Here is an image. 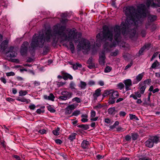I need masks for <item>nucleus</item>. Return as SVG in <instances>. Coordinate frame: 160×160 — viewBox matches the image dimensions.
<instances>
[{"mask_svg":"<svg viewBox=\"0 0 160 160\" xmlns=\"http://www.w3.org/2000/svg\"><path fill=\"white\" fill-rule=\"evenodd\" d=\"M124 11L127 17L125 22H122L120 26L115 25L113 28L114 31V38L115 42L111 45L106 43L104 45V50L99 53V63L104 65L105 63V52L109 51L107 48L115 47L117 45L123 46L124 42H122L121 31L124 36L128 35L132 38L137 36L136 29L138 26L141 24L143 19L148 14V10L145 5L143 4L138 7L137 11L134 7H129L124 8Z\"/></svg>","mask_w":160,"mask_h":160,"instance_id":"f257e3e1","label":"nucleus"},{"mask_svg":"<svg viewBox=\"0 0 160 160\" xmlns=\"http://www.w3.org/2000/svg\"><path fill=\"white\" fill-rule=\"evenodd\" d=\"M66 27L60 24H58L53 27L52 31L48 30L45 34V36L43 34H35L32 38L30 44V49L35 50L37 47L42 48L43 47L45 40L47 42L51 41L52 39L53 43H56L60 38H63L64 40L70 42V48L72 53L74 51L75 48L72 41H74L77 42L81 39L82 34L80 32H76V29L73 28L69 30L68 36L64 33Z\"/></svg>","mask_w":160,"mask_h":160,"instance_id":"f03ea898","label":"nucleus"},{"mask_svg":"<svg viewBox=\"0 0 160 160\" xmlns=\"http://www.w3.org/2000/svg\"><path fill=\"white\" fill-rule=\"evenodd\" d=\"M112 28H110L107 25H104L102 28V35L101 36L100 33L96 36V45L99 47L101 45V43L103 41L108 40L112 41L113 38Z\"/></svg>","mask_w":160,"mask_h":160,"instance_id":"7ed1b4c3","label":"nucleus"},{"mask_svg":"<svg viewBox=\"0 0 160 160\" xmlns=\"http://www.w3.org/2000/svg\"><path fill=\"white\" fill-rule=\"evenodd\" d=\"M90 42L88 40L82 38L78 45L77 49L78 51L82 50L83 53L86 54L90 50Z\"/></svg>","mask_w":160,"mask_h":160,"instance_id":"20e7f679","label":"nucleus"},{"mask_svg":"<svg viewBox=\"0 0 160 160\" xmlns=\"http://www.w3.org/2000/svg\"><path fill=\"white\" fill-rule=\"evenodd\" d=\"M160 142L159 137L155 136L151 137L147 140L145 142L146 146L149 148H152L154 143L157 144Z\"/></svg>","mask_w":160,"mask_h":160,"instance_id":"39448f33","label":"nucleus"},{"mask_svg":"<svg viewBox=\"0 0 160 160\" xmlns=\"http://www.w3.org/2000/svg\"><path fill=\"white\" fill-rule=\"evenodd\" d=\"M157 17L154 15H149L148 18V22L146 24V28H150L152 31L155 29L154 25L152 23L156 19Z\"/></svg>","mask_w":160,"mask_h":160,"instance_id":"423d86ee","label":"nucleus"},{"mask_svg":"<svg viewBox=\"0 0 160 160\" xmlns=\"http://www.w3.org/2000/svg\"><path fill=\"white\" fill-rule=\"evenodd\" d=\"M61 95L58 98L59 100L65 101L68 100L72 97V93L67 91H62L61 92Z\"/></svg>","mask_w":160,"mask_h":160,"instance_id":"0eeeda50","label":"nucleus"},{"mask_svg":"<svg viewBox=\"0 0 160 160\" xmlns=\"http://www.w3.org/2000/svg\"><path fill=\"white\" fill-rule=\"evenodd\" d=\"M6 54L9 58L15 57L17 54L16 49L13 47H10L8 51L6 52Z\"/></svg>","mask_w":160,"mask_h":160,"instance_id":"6e6552de","label":"nucleus"},{"mask_svg":"<svg viewBox=\"0 0 160 160\" xmlns=\"http://www.w3.org/2000/svg\"><path fill=\"white\" fill-rule=\"evenodd\" d=\"M29 43L27 42H23L21 48L20 52L22 55H25L27 52Z\"/></svg>","mask_w":160,"mask_h":160,"instance_id":"1a4fd4ad","label":"nucleus"},{"mask_svg":"<svg viewBox=\"0 0 160 160\" xmlns=\"http://www.w3.org/2000/svg\"><path fill=\"white\" fill-rule=\"evenodd\" d=\"M77 107V106L72 104L67 106L65 108V114H69L72 113V110L75 109Z\"/></svg>","mask_w":160,"mask_h":160,"instance_id":"9d476101","label":"nucleus"},{"mask_svg":"<svg viewBox=\"0 0 160 160\" xmlns=\"http://www.w3.org/2000/svg\"><path fill=\"white\" fill-rule=\"evenodd\" d=\"M125 85V91H126L131 89V87L132 85V82L130 79H127L123 81Z\"/></svg>","mask_w":160,"mask_h":160,"instance_id":"9b49d317","label":"nucleus"},{"mask_svg":"<svg viewBox=\"0 0 160 160\" xmlns=\"http://www.w3.org/2000/svg\"><path fill=\"white\" fill-rule=\"evenodd\" d=\"M144 75V72H143L141 73L138 74L136 76L135 78L133 81V84H137L141 81L143 78Z\"/></svg>","mask_w":160,"mask_h":160,"instance_id":"f8f14e48","label":"nucleus"},{"mask_svg":"<svg viewBox=\"0 0 160 160\" xmlns=\"http://www.w3.org/2000/svg\"><path fill=\"white\" fill-rule=\"evenodd\" d=\"M8 40H4L3 41L0 45V49L5 51L8 47Z\"/></svg>","mask_w":160,"mask_h":160,"instance_id":"ddd939ff","label":"nucleus"},{"mask_svg":"<svg viewBox=\"0 0 160 160\" xmlns=\"http://www.w3.org/2000/svg\"><path fill=\"white\" fill-rule=\"evenodd\" d=\"M62 78L64 80H67L68 79L72 80L73 79L72 77L70 74L64 72H62Z\"/></svg>","mask_w":160,"mask_h":160,"instance_id":"4468645a","label":"nucleus"},{"mask_svg":"<svg viewBox=\"0 0 160 160\" xmlns=\"http://www.w3.org/2000/svg\"><path fill=\"white\" fill-rule=\"evenodd\" d=\"M149 43L145 44L139 51L138 54L139 55L142 53L145 50H148L150 46Z\"/></svg>","mask_w":160,"mask_h":160,"instance_id":"2eb2a0df","label":"nucleus"},{"mask_svg":"<svg viewBox=\"0 0 160 160\" xmlns=\"http://www.w3.org/2000/svg\"><path fill=\"white\" fill-rule=\"evenodd\" d=\"M141 94L138 92H135L134 93L131 94L130 96V98H132L134 99H137V98H140L141 97Z\"/></svg>","mask_w":160,"mask_h":160,"instance_id":"dca6fc26","label":"nucleus"},{"mask_svg":"<svg viewBox=\"0 0 160 160\" xmlns=\"http://www.w3.org/2000/svg\"><path fill=\"white\" fill-rule=\"evenodd\" d=\"M111 95L110 96V98L115 99L118 98L119 96V93L117 91H114L112 90Z\"/></svg>","mask_w":160,"mask_h":160,"instance_id":"f3484780","label":"nucleus"},{"mask_svg":"<svg viewBox=\"0 0 160 160\" xmlns=\"http://www.w3.org/2000/svg\"><path fill=\"white\" fill-rule=\"evenodd\" d=\"M101 91V90L100 88L97 89L95 91V92L93 94V96L94 99H97V97L100 95Z\"/></svg>","mask_w":160,"mask_h":160,"instance_id":"a211bd4d","label":"nucleus"},{"mask_svg":"<svg viewBox=\"0 0 160 160\" xmlns=\"http://www.w3.org/2000/svg\"><path fill=\"white\" fill-rule=\"evenodd\" d=\"M138 160H152L151 159L147 157L146 154L138 156Z\"/></svg>","mask_w":160,"mask_h":160,"instance_id":"6ab92c4d","label":"nucleus"},{"mask_svg":"<svg viewBox=\"0 0 160 160\" xmlns=\"http://www.w3.org/2000/svg\"><path fill=\"white\" fill-rule=\"evenodd\" d=\"M89 144V143L88 141L84 140L81 143V146L83 148H88Z\"/></svg>","mask_w":160,"mask_h":160,"instance_id":"aec40b11","label":"nucleus"},{"mask_svg":"<svg viewBox=\"0 0 160 160\" xmlns=\"http://www.w3.org/2000/svg\"><path fill=\"white\" fill-rule=\"evenodd\" d=\"M87 83L86 82L82 81H80V84L78 85V87L82 89H84L86 88Z\"/></svg>","mask_w":160,"mask_h":160,"instance_id":"412c9836","label":"nucleus"},{"mask_svg":"<svg viewBox=\"0 0 160 160\" xmlns=\"http://www.w3.org/2000/svg\"><path fill=\"white\" fill-rule=\"evenodd\" d=\"M82 119L81 120V121L83 122H87L88 121V115L87 114H82L81 116Z\"/></svg>","mask_w":160,"mask_h":160,"instance_id":"4be33fe9","label":"nucleus"},{"mask_svg":"<svg viewBox=\"0 0 160 160\" xmlns=\"http://www.w3.org/2000/svg\"><path fill=\"white\" fill-rule=\"evenodd\" d=\"M108 113L111 115H114L116 113L115 108L113 107L109 108L108 110Z\"/></svg>","mask_w":160,"mask_h":160,"instance_id":"5701e85b","label":"nucleus"},{"mask_svg":"<svg viewBox=\"0 0 160 160\" xmlns=\"http://www.w3.org/2000/svg\"><path fill=\"white\" fill-rule=\"evenodd\" d=\"M76 135V133L74 132L72 133L69 136L68 138L69 140L72 141L73 140L75 139Z\"/></svg>","mask_w":160,"mask_h":160,"instance_id":"b1692460","label":"nucleus"},{"mask_svg":"<svg viewBox=\"0 0 160 160\" xmlns=\"http://www.w3.org/2000/svg\"><path fill=\"white\" fill-rule=\"evenodd\" d=\"M159 65V62L157 60H156L152 64L151 67L150 68V69L151 68H154L156 69V68Z\"/></svg>","mask_w":160,"mask_h":160,"instance_id":"393cba45","label":"nucleus"},{"mask_svg":"<svg viewBox=\"0 0 160 160\" xmlns=\"http://www.w3.org/2000/svg\"><path fill=\"white\" fill-rule=\"evenodd\" d=\"M60 130V128L58 127L55 128L54 130H53L52 133L55 135L58 136L59 135V131Z\"/></svg>","mask_w":160,"mask_h":160,"instance_id":"a878e982","label":"nucleus"},{"mask_svg":"<svg viewBox=\"0 0 160 160\" xmlns=\"http://www.w3.org/2000/svg\"><path fill=\"white\" fill-rule=\"evenodd\" d=\"M78 127L82 128L85 130H87L89 128V125L87 124H81L78 125Z\"/></svg>","mask_w":160,"mask_h":160,"instance_id":"bb28decb","label":"nucleus"},{"mask_svg":"<svg viewBox=\"0 0 160 160\" xmlns=\"http://www.w3.org/2000/svg\"><path fill=\"white\" fill-rule=\"evenodd\" d=\"M76 85L73 81H71L69 84V87L72 90L75 89Z\"/></svg>","mask_w":160,"mask_h":160,"instance_id":"cd10ccee","label":"nucleus"},{"mask_svg":"<svg viewBox=\"0 0 160 160\" xmlns=\"http://www.w3.org/2000/svg\"><path fill=\"white\" fill-rule=\"evenodd\" d=\"M81 99L79 98H78V97H75L72 99V102H76L78 103L81 102Z\"/></svg>","mask_w":160,"mask_h":160,"instance_id":"c85d7f7f","label":"nucleus"},{"mask_svg":"<svg viewBox=\"0 0 160 160\" xmlns=\"http://www.w3.org/2000/svg\"><path fill=\"white\" fill-rule=\"evenodd\" d=\"M32 82L34 87L38 86L40 84V82L38 81H32Z\"/></svg>","mask_w":160,"mask_h":160,"instance_id":"c756f323","label":"nucleus"},{"mask_svg":"<svg viewBox=\"0 0 160 160\" xmlns=\"http://www.w3.org/2000/svg\"><path fill=\"white\" fill-rule=\"evenodd\" d=\"M112 69V68L111 67L109 66H107L104 69V71L105 73L109 72L111 71Z\"/></svg>","mask_w":160,"mask_h":160,"instance_id":"7c9ffc66","label":"nucleus"},{"mask_svg":"<svg viewBox=\"0 0 160 160\" xmlns=\"http://www.w3.org/2000/svg\"><path fill=\"white\" fill-rule=\"evenodd\" d=\"M129 117L131 120L135 119L136 120H138V118L135 115L132 114H130Z\"/></svg>","mask_w":160,"mask_h":160,"instance_id":"2f4dec72","label":"nucleus"},{"mask_svg":"<svg viewBox=\"0 0 160 160\" xmlns=\"http://www.w3.org/2000/svg\"><path fill=\"white\" fill-rule=\"evenodd\" d=\"M125 86L124 84L122 82L119 83L117 85V87L120 90H122L123 88Z\"/></svg>","mask_w":160,"mask_h":160,"instance_id":"473e14b6","label":"nucleus"},{"mask_svg":"<svg viewBox=\"0 0 160 160\" xmlns=\"http://www.w3.org/2000/svg\"><path fill=\"white\" fill-rule=\"evenodd\" d=\"M146 88V85L142 86L140 88V93L142 94H143L144 93V91Z\"/></svg>","mask_w":160,"mask_h":160,"instance_id":"72a5a7b5","label":"nucleus"},{"mask_svg":"<svg viewBox=\"0 0 160 160\" xmlns=\"http://www.w3.org/2000/svg\"><path fill=\"white\" fill-rule=\"evenodd\" d=\"M119 53V51L117 49L114 52L111 53L110 55L112 56H117Z\"/></svg>","mask_w":160,"mask_h":160,"instance_id":"f704fd0d","label":"nucleus"},{"mask_svg":"<svg viewBox=\"0 0 160 160\" xmlns=\"http://www.w3.org/2000/svg\"><path fill=\"white\" fill-rule=\"evenodd\" d=\"M119 124V122L118 121H116L112 125L110 126V129H112L115 128L117 126H118V125Z\"/></svg>","mask_w":160,"mask_h":160,"instance_id":"c9c22d12","label":"nucleus"},{"mask_svg":"<svg viewBox=\"0 0 160 160\" xmlns=\"http://www.w3.org/2000/svg\"><path fill=\"white\" fill-rule=\"evenodd\" d=\"M47 108L48 110L50 112H51L53 113L55 112V110L50 105H49L48 106H47Z\"/></svg>","mask_w":160,"mask_h":160,"instance_id":"e433bc0d","label":"nucleus"},{"mask_svg":"<svg viewBox=\"0 0 160 160\" xmlns=\"http://www.w3.org/2000/svg\"><path fill=\"white\" fill-rule=\"evenodd\" d=\"M88 67L90 69H92L96 68L95 65L94 63H92L90 64H88Z\"/></svg>","mask_w":160,"mask_h":160,"instance_id":"4c0bfd02","label":"nucleus"},{"mask_svg":"<svg viewBox=\"0 0 160 160\" xmlns=\"http://www.w3.org/2000/svg\"><path fill=\"white\" fill-rule=\"evenodd\" d=\"M80 111L79 110H77L74 111L72 113L71 116H77L80 114Z\"/></svg>","mask_w":160,"mask_h":160,"instance_id":"58836bf2","label":"nucleus"},{"mask_svg":"<svg viewBox=\"0 0 160 160\" xmlns=\"http://www.w3.org/2000/svg\"><path fill=\"white\" fill-rule=\"evenodd\" d=\"M19 93V96H24L28 93L27 91L22 90L20 91Z\"/></svg>","mask_w":160,"mask_h":160,"instance_id":"ea45409f","label":"nucleus"},{"mask_svg":"<svg viewBox=\"0 0 160 160\" xmlns=\"http://www.w3.org/2000/svg\"><path fill=\"white\" fill-rule=\"evenodd\" d=\"M112 90H106L104 91L103 95L105 96H106L108 95L111 94V93L112 92Z\"/></svg>","mask_w":160,"mask_h":160,"instance_id":"a19ab883","label":"nucleus"},{"mask_svg":"<svg viewBox=\"0 0 160 160\" xmlns=\"http://www.w3.org/2000/svg\"><path fill=\"white\" fill-rule=\"evenodd\" d=\"M54 98L55 97L53 95V94L52 93H50L49 95L48 96L49 100H51L52 101H54Z\"/></svg>","mask_w":160,"mask_h":160,"instance_id":"79ce46f5","label":"nucleus"},{"mask_svg":"<svg viewBox=\"0 0 160 160\" xmlns=\"http://www.w3.org/2000/svg\"><path fill=\"white\" fill-rule=\"evenodd\" d=\"M116 130L118 132H122L124 131L125 129L121 127H119L116 128Z\"/></svg>","mask_w":160,"mask_h":160,"instance_id":"37998d69","label":"nucleus"},{"mask_svg":"<svg viewBox=\"0 0 160 160\" xmlns=\"http://www.w3.org/2000/svg\"><path fill=\"white\" fill-rule=\"evenodd\" d=\"M138 137V135L137 133H132V138L133 140H136Z\"/></svg>","mask_w":160,"mask_h":160,"instance_id":"c03bdc74","label":"nucleus"},{"mask_svg":"<svg viewBox=\"0 0 160 160\" xmlns=\"http://www.w3.org/2000/svg\"><path fill=\"white\" fill-rule=\"evenodd\" d=\"M15 75L14 72H11L6 73V75L7 76L9 77L10 76H13Z\"/></svg>","mask_w":160,"mask_h":160,"instance_id":"a18cd8bd","label":"nucleus"},{"mask_svg":"<svg viewBox=\"0 0 160 160\" xmlns=\"http://www.w3.org/2000/svg\"><path fill=\"white\" fill-rule=\"evenodd\" d=\"M95 82L93 80H90L88 81V84L90 86H92L95 85Z\"/></svg>","mask_w":160,"mask_h":160,"instance_id":"49530a36","label":"nucleus"},{"mask_svg":"<svg viewBox=\"0 0 160 160\" xmlns=\"http://www.w3.org/2000/svg\"><path fill=\"white\" fill-rule=\"evenodd\" d=\"M65 84V83L62 82H57V85L58 87H60L61 86H63L64 84Z\"/></svg>","mask_w":160,"mask_h":160,"instance_id":"de8ad7c7","label":"nucleus"},{"mask_svg":"<svg viewBox=\"0 0 160 160\" xmlns=\"http://www.w3.org/2000/svg\"><path fill=\"white\" fill-rule=\"evenodd\" d=\"M115 99L114 98H110V97L109 103V104H112L115 102Z\"/></svg>","mask_w":160,"mask_h":160,"instance_id":"09e8293b","label":"nucleus"},{"mask_svg":"<svg viewBox=\"0 0 160 160\" xmlns=\"http://www.w3.org/2000/svg\"><path fill=\"white\" fill-rule=\"evenodd\" d=\"M96 115V112L93 111L92 110L91 112V117L92 118H94Z\"/></svg>","mask_w":160,"mask_h":160,"instance_id":"8fccbe9b","label":"nucleus"},{"mask_svg":"<svg viewBox=\"0 0 160 160\" xmlns=\"http://www.w3.org/2000/svg\"><path fill=\"white\" fill-rule=\"evenodd\" d=\"M17 100L18 101H21L22 102H27V99L24 98H21L20 99H18Z\"/></svg>","mask_w":160,"mask_h":160,"instance_id":"3c124183","label":"nucleus"},{"mask_svg":"<svg viewBox=\"0 0 160 160\" xmlns=\"http://www.w3.org/2000/svg\"><path fill=\"white\" fill-rule=\"evenodd\" d=\"M103 157V156L101 155L100 154H98L96 156L97 159L98 160H100L102 159Z\"/></svg>","mask_w":160,"mask_h":160,"instance_id":"603ef678","label":"nucleus"},{"mask_svg":"<svg viewBox=\"0 0 160 160\" xmlns=\"http://www.w3.org/2000/svg\"><path fill=\"white\" fill-rule=\"evenodd\" d=\"M132 63H133L132 62H131L130 63L128 64V65H127L126 66V67L125 68V70H126L128 68H130L132 66Z\"/></svg>","mask_w":160,"mask_h":160,"instance_id":"864d4df0","label":"nucleus"},{"mask_svg":"<svg viewBox=\"0 0 160 160\" xmlns=\"http://www.w3.org/2000/svg\"><path fill=\"white\" fill-rule=\"evenodd\" d=\"M29 107L31 110H34L36 108V106L34 104H32L30 105Z\"/></svg>","mask_w":160,"mask_h":160,"instance_id":"5fc2aeb1","label":"nucleus"},{"mask_svg":"<svg viewBox=\"0 0 160 160\" xmlns=\"http://www.w3.org/2000/svg\"><path fill=\"white\" fill-rule=\"evenodd\" d=\"M126 113L124 111H121L119 112V115L120 116L124 117L125 116Z\"/></svg>","mask_w":160,"mask_h":160,"instance_id":"6e6d98bb","label":"nucleus"},{"mask_svg":"<svg viewBox=\"0 0 160 160\" xmlns=\"http://www.w3.org/2000/svg\"><path fill=\"white\" fill-rule=\"evenodd\" d=\"M146 30H143L141 31V34L142 37H144L146 35Z\"/></svg>","mask_w":160,"mask_h":160,"instance_id":"4d7b16f0","label":"nucleus"},{"mask_svg":"<svg viewBox=\"0 0 160 160\" xmlns=\"http://www.w3.org/2000/svg\"><path fill=\"white\" fill-rule=\"evenodd\" d=\"M125 140L127 141H129L131 139V137L129 135H126L125 137Z\"/></svg>","mask_w":160,"mask_h":160,"instance_id":"13d9d810","label":"nucleus"},{"mask_svg":"<svg viewBox=\"0 0 160 160\" xmlns=\"http://www.w3.org/2000/svg\"><path fill=\"white\" fill-rule=\"evenodd\" d=\"M93 58L92 57H90L87 61L88 64H90L91 63H93L92 62Z\"/></svg>","mask_w":160,"mask_h":160,"instance_id":"bf43d9fd","label":"nucleus"},{"mask_svg":"<svg viewBox=\"0 0 160 160\" xmlns=\"http://www.w3.org/2000/svg\"><path fill=\"white\" fill-rule=\"evenodd\" d=\"M44 110H41L40 109H38L37 110L36 112L38 114L43 113L44 112Z\"/></svg>","mask_w":160,"mask_h":160,"instance_id":"052dcab7","label":"nucleus"},{"mask_svg":"<svg viewBox=\"0 0 160 160\" xmlns=\"http://www.w3.org/2000/svg\"><path fill=\"white\" fill-rule=\"evenodd\" d=\"M55 142L56 143L58 144H60L62 143V142L60 139H57L55 140Z\"/></svg>","mask_w":160,"mask_h":160,"instance_id":"680f3d73","label":"nucleus"},{"mask_svg":"<svg viewBox=\"0 0 160 160\" xmlns=\"http://www.w3.org/2000/svg\"><path fill=\"white\" fill-rule=\"evenodd\" d=\"M46 130L44 129H42L39 130L38 131V132L40 133L41 134H44L46 132Z\"/></svg>","mask_w":160,"mask_h":160,"instance_id":"e2e57ef3","label":"nucleus"},{"mask_svg":"<svg viewBox=\"0 0 160 160\" xmlns=\"http://www.w3.org/2000/svg\"><path fill=\"white\" fill-rule=\"evenodd\" d=\"M98 84L101 86H103L104 84V83L103 81H100L98 82Z\"/></svg>","mask_w":160,"mask_h":160,"instance_id":"0e129e2a","label":"nucleus"},{"mask_svg":"<svg viewBox=\"0 0 160 160\" xmlns=\"http://www.w3.org/2000/svg\"><path fill=\"white\" fill-rule=\"evenodd\" d=\"M0 80L2 82L4 83H6V79L3 77H2L0 78Z\"/></svg>","mask_w":160,"mask_h":160,"instance_id":"69168bd1","label":"nucleus"},{"mask_svg":"<svg viewBox=\"0 0 160 160\" xmlns=\"http://www.w3.org/2000/svg\"><path fill=\"white\" fill-rule=\"evenodd\" d=\"M6 100L7 101H9V102H11L14 101V100L13 98H6Z\"/></svg>","mask_w":160,"mask_h":160,"instance_id":"338daca9","label":"nucleus"},{"mask_svg":"<svg viewBox=\"0 0 160 160\" xmlns=\"http://www.w3.org/2000/svg\"><path fill=\"white\" fill-rule=\"evenodd\" d=\"M17 89L16 88H13L12 89V92L13 94H16L17 93Z\"/></svg>","mask_w":160,"mask_h":160,"instance_id":"774afa93","label":"nucleus"}]
</instances>
